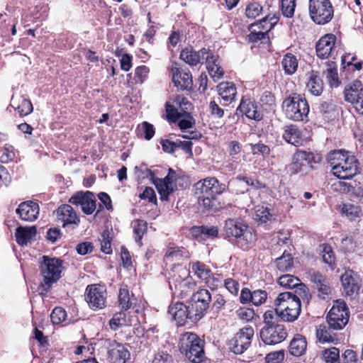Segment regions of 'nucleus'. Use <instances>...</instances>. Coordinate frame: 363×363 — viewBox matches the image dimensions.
Returning <instances> with one entry per match:
<instances>
[{
	"label": "nucleus",
	"instance_id": "30",
	"mask_svg": "<svg viewBox=\"0 0 363 363\" xmlns=\"http://www.w3.org/2000/svg\"><path fill=\"white\" fill-rule=\"evenodd\" d=\"M185 357L193 363H200L205 359L203 350V342L194 343V346L191 347L186 352L182 353Z\"/></svg>",
	"mask_w": 363,
	"mask_h": 363
},
{
	"label": "nucleus",
	"instance_id": "27",
	"mask_svg": "<svg viewBox=\"0 0 363 363\" xmlns=\"http://www.w3.org/2000/svg\"><path fill=\"white\" fill-rule=\"evenodd\" d=\"M283 139L296 147L302 144V135L298 128L295 125H286L284 128Z\"/></svg>",
	"mask_w": 363,
	"mask_h": 363
},
{
	"label": "nucleus",
	"instance_id": "3",
	"mask_svg": "<svg viewBox=\"0 0 363 363\" xmlns=\"http://www.w3.org/2000/svg\"><path fill=\"white\" fill-rule=\"evenodd\" d=\"M42 259L43 261L40 264L41 285L45 291H48L61 277L63 269L62 261L60 259L45 255Z\"/></svg>",
	"mask_w": 363,
	"mask_h": 363
},
{
	"label": "nucleus",
	"instance_id": "47",
	"mask_svg": "<svg viewBox=\"0 0 363 363\" xmlns=\"http://www.w3.org/2000/svg\"><path fill=\"white\" fill-rule=\"evenodd\" d=\"M323 357L326 363H340V350L336 347L325 349L323 352Z\"/></svg>",
	"mask_w": 363,
	"mask_h": 363
},
{
	"label": "nucleus",
	"instance_id": "4",
	"mask_svg": "<svg viewBox=\"0 0 363 363\" xmlns=\"http://www.w3.org/2000/svg\"><path fill=\"white\" fill-rule=\"evenodd\" d=\"M224 231L227 237L236 238L238 244L244 249L256 240V235L251 228L233 219L225 221Z\"/></svg>",
	"mask_w": 363,
	"mask_h": 363
},
{
	"label": "nucleus",
	"instance_id": "54",
	"mask_svg": "<svg viewBox=\"0 0 363 363\" xmlns=\"http://www.w3.org/2000/svg\"><path fill=\"white\" fill-rule=\"evenodd\" d=\"M67 317L66 311L61 307H56L50 314V319L53 324L57 325L63 322Z\"/></svg>",
	"mask_w": 363,
	"mask_h": 363
},
{
	"label": "nucleus",
	"instance_id": "61",
	"mask_svg": "<svg viewBox=\"0 0 363 363\" xmlns=\"http://www.w3.org/2000/svg\"><path fill=\"white\" fill-rule=\"evenodd\" d=\"M237 316L242 320L250 321L252 320L255 315L253 309L242 307L236 311Z\"/></svg>",
	"mask_w": 363,
	"mask_h": 363
},
{
	"label": "nucleus",
	"instance_id": "20",
	"mask_svg": "<svg viewBox=\"0 0 363 363\" xmlns=\"http://www.w3.org/2000/svg\"><path fill=\"white\" fill-rule=\"evenodd\" d=\"M130 358V352L126 346L115 340L109 343L108 360L110 363H125Z\"/></svg>",
	"mask_w": 363,
	"mask_h": 363
},
{
	"label": "nucleus",
	"instance_id": "53",
	"mask_svg": "<svg viewBox=\"0 0 363 363\" xmlns=\"http://www.w3.org/2000/svg\"><path fill=\"white\" fill-rule=\"evenodd\" d=\"M296 7V0H281V11L284 16L291 18Z\"/></svg>",
	"mask_w": 363,
	"mask_h": 363
},
{
	"label": "nucleus",
	"instance_id": "62",
	"mask_svg": "<svg viewBox=\"0 0 363 363\" xmlns=\"http://www.w3.org/2000/svg\"><path fill=\"white\" fill-rule=\"evenodd\" d=\"M149 71V68L145 65H141L138 67L135 71V77L136 82L140 84L143 83L147 77Z\"/></svg>",
	"mask_w": 363,
	"mask_h": 363
},
{
	"label": "nucleus",
	"instance_id": "55",
	"mask_svg": "<svg viewBox=\"0 0 363 363\" xmlns=\"http://www.w3.org/2000/svg\"><path fill=\"white\" fill-rule=\"evenodd\" d=\"M295 160L303 162L306 165L316 162L315 157L311 152L299 150L295 153Z\"/></svg>",
	"mask_w": 363,
	"mask_h": 363
},
{
	"label": "nucleus",
	"instance_id": "38",
	"mask_svg": "<svg viewBox=\"0 0 363 363\" xmlns=\"http://www.w3.org/2000/svg\"><path fill=\"white\" fill-rule=\"evenodd\" d=\"M130 325V320L124 312L116 313L109 321L110 328L116 330L119 328Z\"/></svg>",
	"mask_w": 363,
	"mask_h": 363
},
{
	"label": "nucleus",
	"instance_id": "49",
	"mask_svg": "<svg viewBox=\"0 0 363 363\" xmlns=\"http://www.w3.org/2000/svg\"><path fill=\"white\" fill-rule=\"evenodd\" d=\"M320 247L323 262L328 265L333 264L335 261V257L332 247L327 244L322 245Z\"/></svg>",
	"mask_w": 363,
	"mask_h": 363
},
{
	"label": "nucleus",
	"instance_id": "35",
	"mask_svg": "<svg viewBox=\"0 0 363 363\" xmlns=\"http://www.w3.org/2000/svg\"><path fill=\"white\" fill-rule=\"evenodd\" d=\"M298 60L296 57L291 53H286L284 55L281 61V66L284 73L288 75H291L297 70Z\"/></svg>",
	"mask_w": 363,
	"mask_h": 363
},
{
	"label": "nucleus",
	"instance_id": "57",
	"mask_svg": "<svg viewBox=\"0 0 363 363\" xmlns=\"http://www.w3.org/2000/svg\"><path fill=\"white\" fill-rule=\"evenodd\" d=\"M147 230V223L143 220H136L133 223V231L136 235V241L140 240Z\"/></svg>",
	"mask_w": 363,
	"mask_h": 363
},
{
	"label": "nucleus",
	"instance_id": "42",
	"mask_svg": "<svg viewBox=\"0 0 363 363\" xmlns=\"http://www.w3.org/2000/svg\"><path fill=\"white\" fill-rule=\"evenodd\" d=\"M250 177H244L239 175L235 179L230 180L229 182V185L231 187H237L238 186H243V188L241 189H237L236 194H243L244 192L247 191L248 190V186H250Z\"/></svg>",
	"mask_w": 363,
	"mask_h": 363
},
{
	"label": "nucleus",
	"instance_id": "18",
	"mask_svg": "<svg viewBox=\"0 0 363 363\" xmlns=\"http://www.w3.org/2000/svg\"><path fill=\"white\" fill-rule=\"evenodd\" d=\"M211 301V295L210 292L207 289H200L191 296L190 302L191 308L195 310L196 313L201 318L203 313L208 308Z\"/></svg>",
	"mask_w": 363,
	"mask_h": 363
},
{
	"label": "nucleus",
	"instance_id": "63",
	"mask_svg": "<svg viewBox=\"0 0 363 363\" xmlns=\"http://www.w3.org/2000/svg\"><path fill=\"white\" fill-rule=\"evenodd\" d=\"M204 281L206 285L212 290L217 289L222 284L221 277L218 274H213L212 273Z\"/></svg>",
	"mask_w": 363,
	"mask_h": 363
},
{
	"label": "nucleus",
	"instance_id": "26",
	"mask_svg": "<svg viewBox=\"0 0 363 363\" xmlns=\"http://www.w3.org/2000/svg\"><path fill=\"white\" fill-rule=\"evenodd\" d=\"M36 233L37 230L35 226H19L16 228L15 233L16 242L19 245H26L28 242H30L35 238Z\"/></svg>",
	"mask_w": 363,
	"mask_h": 363
},
{
	"label": "nucleus",
	"instance_id": "58",
	"mask_svg": "<svg viewBox=\"0 0 363 363\" xmlns=\"http://www.w3.org/2000/svg\"><path fill=\"white\" fill-rule=\"evenodd\" d=\"M295 289V294L301 301V298H302L303 301H308L311 294H309L308 289L307 286L303 284V283H301L298 281V284L294 287Z\"/></svg>",
	"mask_w": 363,
	"mask_h": 363
},
{
	"label": "nucleus",
	"instance_id": "51",
	"mask_svg": "<svg viewBox=\"0 0 363 363\" xmlns=\"http://www.w3.org/2000/svg\"><path fill=\"white\" fill-rule=\"evenodd\" d=\"M298 281L300 280L291 274H284L281 276L278 279V283L286 288L294 289L296 286L298 284Z\"/></svg>",
	"mask_w": 363,
	"mask_h": 363
},
{
	"label": "nucleus",
	"instance_id": "31",
	"mask_svg": "<svg viewBox=\"0 0 363 363\" xmlns=\"http://www.w3.org/2000/svg\"><path fill=\"white\" fill-rule=\"evenodd\" d=\"M201 342L203 341L196 334L191 332H186L179 338V351L182 354L191 347H193L194 343H200Z\"/></svg>",
	"mask_w": 363,
	"mask_h": 363
},
{
	"label": "nucleus",
	"instance_id": "5",
	"mask_svg": "<svg viewBox=\"0 0 363 363\" xmlns=\"http://www.w3.org/2000/svg\"><path fill=\"white\" fill-rule=\"evenodd\" d=\"M286 116L295 121H302L307 118L309 106L307 101L301 95L294 94L286 99L282 104Z\"/></svg>",
	"mask_w": 363,
	"mask_h": 363
},
{
	"label": "nucleus",
	"instance_id": "32",
	"mask_svg": "<svg viewBox=\"0 0 363 363\" xmlns=\"http://www.w3.org/2000/svg\"><path fill=\"white\" fill-rule=\"evenodd\" d=\"M218 91L221 99L226 103H230L236 96V88L232 82H222L218 86Z\"/></svg>",
	"mask_w": 363,
	"mask_h": 363
},
{
	"label": "nucleus",
	"instance_id": "23",
	"mask_svg": "<svg viewBox=\"0 0 363 363\" xmlns=\"http://www.w3.org/2000/svg\"><path fill=\"white\" fill-rule=\"evenodd\" d=\"M172 80L178 89L180 90L191 89L193 85L191 74L189 70H184L179 68L172 69Z\"/></svg>",
	"mask_w": 363,
	"mask_h": 363
},
{
	"label": "nucleus",
	"instance_id": "46",
	"mask_svg": "<svg viewBox=\"0 0 363 363\" xmlns=\"http://www.w3.org/2000/svg\"><path fill=\"white\" fill-rule=\"evenodd\" d=\"M156 188L160 194L162 200H167L170 193L173 191V187L164 182L162 179H157L155 182Z\"/></svg>",
	"mask_w": 363,
	"mask_h": 363
},
{
	"label": "nucleus",
	"instance_id": "34",
	"mask_svg": "<svg viewBox=\"0 0 363 363\" xmlns=\"http://www.w3.org/2000/svg\"><path fill=\"white\" fill-rule=\"evenodd\" d=\"M306 87L313 95L318 96L323 91V82L315 72H312L310 74Z\"/></svg>",
	"mask_w": 363,
	"mask_h": 363
},
{
	"label": "nucleus",
	"instance_id": "64",
	"mask_svg": "<svg viewBox=\"0 0 363 363\" xmlns=\"http://www.w3.org/2000/svg\"><path fill=\"white\" fill-rule=\"evenodd\" d=\"M357 354L355 351L347 349L342 354L340 363H357Z\"/></svg>",
	"mask_w": 363,
	"mask_h": 363
},
{
	"label": "nucleus",
	"instance_id": "2",
	"mask_svg": "<svg viewBox=\"0 0 363 363\" xmlns=\"http://www.w3.org/2000/svg\"><path fill=\"white\" fill-rule=\"evenodd\" d=\"M276 311L284 321L294 322L301 313V301L291 292L279 294L275 300Z\"/></svg>",
	"mask_w": 363,
	"mask_h": 363
},
{
	"label": "nucleus",
	"instance_id": "41",
	"mask_svg": "<svg viewBox=\"0 0 363 363\" xmlns=\"http://www.w3.org/2000/svg\"><path fill=\"white\" fill-rule=\"evenodd\" d=\"M323 73L325 75V78L327 79L330 86H338L339 80L337 76V69L333 62L328 65L327 69L324 71Z\"/></svg>",
	"mask_w": 363,
	"mask_h": 363
},
{
	"label": "nucleus",
	"instance_id": "60",
	"mask_svg": "<svg viewBox=\"0 0 363 363\" xmlns=\"http://www.w3.org/2000/svg\"><path fill=\"white\" fill-rule=\"evenodd\" d=\"M267 293L264 290L257 289L252 291V303L255 306L262 304L267 299Z\"/></svg>",
	"mask_w": 363,
	"mask_h": 363
},
{
	"label": "nucleus",
	"instance_id": "25",
	"mask_svg": "<svg viewBox=\"0 0 363 363\" xmlns=\"http://www.w3.org/2000/svg\"><path fill=\"white\" fill-rule=\"evenodd\" d=\"M205 61L208 73L213 80L216 82L221 79L223 75V70L219 65L218 55H214L210 50L208 55L206 56Z\"/></svg>",
	"mask_w": 363,
	"mask_h": 363
},
{
	"label": "nucleus",
	"instance_id": "10",
	"mask_svg": "<svg viewBox=\"0 0 363 363\" xmlns=\"http://www.w3.org/2000/svg\"><path fill=\"white\" fill-rule=\"evenodd\" d=\"M226 186L219 183L215 177H208L196 182L194 185V193L196 196H217L222 194Z\"/></svg>",
	"mask_w": 363,
	"mask_h": 363
},
{
	"label": "nucleus",
	"instance_id": "33",
	"mask_svg": "<svg viewBox=\"0 0 363 363\" xmlns=\"http://www.w3.org/2000/svg\"><path fill=\"white\" fill-rule=\"evenodd\" d=\"M270 209L264 206L258 205L255 207L254 219L259 224H264L275 219Z\"/></svg>",
	"mask_w": 363,
	"mask_h": 363
},
{
	"label": "nucleus",
	"instance_id": "40",
	"mask_svg": "<svg viewBox=\"0 0 363 363\" xmlns=\"http://www.w3.org/2000/svg\"><path fill=\"white\" fill-rule=\"evenodd\" d=\"M342 213L350 220H354L356 218H359L362 214L361 207L352 203H343L342 206Z\"/></svg>",
	"mask_w": 363,
	"mask_h": 363
},
{
	"label": "nucleus",
	"instance_id": "45",
	"mask_svg": "<svg viewBox=\"0 0 363 363\" xmlns=\"http://www.w3.org/2000/svg\"><path fill=\"white\" fill-rule=\"evenodd\" d=\"M316 337L319 342H333L335 340L334 334H332L329 329L325 325H320L316 331Z\"/></svg>",
	"mask_w": 363,
	"mask_h": 363
},
{
	"label": "nucleus",
	"instance_id": "21",
	"mask_svg": "<svg viewBox=\"0 0 363 363\" xmlns=\"http://www.w3.org/2000/svg\"><path fill=\"white\" fill-rule=\"evenodd\" d=\"M209 51L210 50L206 48H202L199 51H196L193 48L187 47L181 51L179 57L184 62L193 67L203 62Z\"/></svg>",
	"mask_w": 363,
	"mask_h": 363
},
{
	"label": "nucleus",
	"instance_id": "9",
	"mask_svg": "<svg viewBox=\"0 0 363 363\" xmlns=\"http://www.w3.org/2000/svg\"><path fill=\"white\" fill-rule=\"evenodd\" d=\"M287 333L284 325H264L260 330V337L265 345H274L284 341Z\"/></svg>",
	"mask_w": 363,
	"mask_h": 363
},
{
	"label": "nucleus",
	"instance_id": "37",
	"mask_svg": "<svg viewBox=\"0 0 363 363\" xmlns=\"http://www.w3.org/2000/svg\"><path fill=\"white\" fill-rule=\"evenodd\" d=\"M312 281L316 284L318 290L322 295H328L330 287L326 278L319 272H314L311 276Z\"/></svg>",
	"mask_w": 363,
	"mask_h": 363
},
{
	"label": "nucleus",
	"instance_id": "13",
	"mask_svg": "<svg viewBox=\"0 0 363 363\" xmlns=\"http://www.w3.org/2000/svg\"><path fill=\"white\" fill-rule=\"evenodd\" d=\"M168 312L179 325H184L187 319L191 321H196L200 319L195 310L191 308L190 304L186 306L182 303H176L169 306Z\"/></svg>",
	"mask_w": 363,
	"mask_h": 363
},
{
	"label": "nucleus",
	"instance_id": "15",
	"mask_svg": "<svg viewBox=\"0 0 363 363\" xmlns=\"http://www.w3.org/2000/svg\"><path fill=\"white\" fill-rule=\"evenodd\" d=\"M58 220L63 228L74 229L80 223V219L73 208L68 204L60 206L57 210Z\"/></svg>",
	"mask_w": 363,
	"mask_h": 363
},
{
	"label": "nucleus",
	"instance_id": "17",
	"mask_svg": "<svg viewBox=\"0 0 363 363\" xmlns=\"http://www.w3.org/2000/svg\"><path fill=\"white\" fill-rule=\"evenodd\" d=\"M335 43L336 36L332 33L321 37L315 45L317 56L321 59L333 56L335 52Z\"/></svg>",
	"mask_w": 363,
	"mask_h": 363
},
{
	"label": "nucleus",
	"instance_id": "29",
	"mask_svg": "<svg viewBox=\"0 0 363 363\" xmlns=\"http://www.w3.org/2000/svg\"><path fill=\"white\" fill-rule=\"evenodd\" d=\"M11 106L14 107L21 116H28L33 111L31 101L22 96H13L11 98Z\"/></svg>",
	"mask_w": 363,
	"mask_h": 363
},
{
	"label": "nucleus",
	"instance_id": "50",
	"mask_svg": "<svg viewBox=\"0 0 363 363\" xmlns=\"http://www.w3.org/2000/svg\"><path fill=\"white\" fill-rule=\"evenodd\" d=\"M119 306L122 309L126 311L131 306L129 291L125 288H121L118 294Z\"/></svg>",
	"mask_w": 363,
	"mask_h": 363
},
{
	"label": "nucleus",
	"instance_id": "52",
	"mask_svg": "<svg viewBox=\"0 0 363 363\" xmlns=\"http://www.w3.org/2000/svg\"><path fill=\"white\" fill-rule=\"evenodd\" d=\"M184 118H179L177 120V125L179 127L182 131L184 132L186 130L191 128L195 125L194 118L186 113H183Z\"/></svg>",
	"mask_w": 363,
	"mask_h": 363
},
{
	"label": "nucleus",
	"instance_id": "28",
	"mask_svg": "<svg viewBox=\"0 0 363 363\" xmlns=\"http://www.w3.org/2000/svg\"><path fill=\"white\" fill-rule=\"evenodd\" d=\"M307 348V341L301 335H296L289 345V353L294 357H301L305 354Z\"/></svg>",
	"mask_w": 363,
	"mask_h": 363
},
{
	"label": "nucleus",
	"instance_id": "16",
	"mask_svg": "<svg viewBox=\"0 0 363 363\" xmlns=\"http://www.w3.org/2000/svg\"><path fill=\"white\" fill-rule=\"evenodd\" d=\"M69 202L73 205L81 206L83 213L91 214L96 208V200L92 193L89 191H78L69 199Z\"/></svg>",
	"mask_w": 363,
	"mask_h": 363
},
{
	"label": "nucleus",
	"instance_id": "6",
	"mask_svg": "<svg viewBox=\"0 0 363 363\" xmlns=\"http://www.w3.org/2000/svg\"><path fill=\"white\" fill-rule=\"evenodd\" d=\"M311 19L318 25H325L333 18L334 9L330 0H309Z\"/></svg>",
	"mask_w": 363,
	"mask_h": 363
},
{
	"label": "nucleus",
	"instance_id": "59",
	"mask_svg": "<svg viewBox=\"0 0 363 363\" xmlns=\"http://www.w3.org/2000/svg\"><path fill=\"white\" fill-rule=\"evenodd\" d=\"M262 11V7L259 4L254 2L250 4L245 10L246 16L247 18H255L258 16Z\"/></svg>",
	"mask_w": 363,
	"mask_h": 363
},
{
	"label": "nucleus",
	"instance_id": "1",
	"mask_svg": "<svg viewBox=\"0 0 363 363\" xmlns=\"http://www.w3.org/2000/svg\"><path fill=\"white\" fill-rule=\"evenodd\" d=\"M333 174L341 179H351L358 172V161L344 150H333L328 155Z\"/></svg>",
	"mask_w": 363,
	"mask_h": 363
},
{
	"label": "nucleus",
	"instance_id": "43",
	"mask_svg": "<svg viewBox=\"0 0 363 363\" xmlns=\"http://www.w3.org/2000/svg\"><path fill=\"white\" fill-rule=\"evenodd\" d=\"M277 267L279 270L289 271L293 267V258L289 253H283L282 256L276 259Z\"/></svg>",
	"mask_w": 363,
	"mask_h": 363
},
{
	"label": "nucleus",
	"instance_id": "56",
	"mask_svg": "<svg viewBox=\"0 0 363 363\" xmlns=\"http://www.w3.org/2000/svg\"><path fill=\"white\" fill-rule=\"evenodd\" d=\"M284 350L272 352L265 357L266 363H281L284 359Z\"/></svg>",
	"mask_w": 363,
	"mask_h": 363
},
{
	"label": "nucleus",
	"instance_id": "24",
	"mask_svg": "<svg viewBox=\"0 0 363 363\" xmlns=\"http://www.w3.org/2000/svg\"><path fill=\"white\" fill-rule=\"evenodd\" d=\"M340 280L347 296H352L359 290V279L352 271L345 272L341 276Z\"/></svg>",
	"mask_w": 363,
	"mask_h": 363
},
{
	"label": "nucleus",
	"instance_id": "14",
	"mask_svg": "<svg viewBox=\"0 0 363 363\" xmlns=\"http://www.w3.org/2000/svg\"><path fill=\"white\" fill-rule=\"evenodd\" d=\"M345 99L354 105L359 113L363 114V88L361 82L356 80L345 89Z\"/></svg>",
	"mask_w": 363,
	"mask_h": 363
},
{
	"label": "nucleus",
	"instance_id": "11",
	"mask_svg": "<svg viewBox=\"0 0 363 363\" xmlns=\"http://www.w3.org/2000/svg\"><path fill=\"white\" fill-rule=\"evenodd\" d=\"M254 335V330L251 327L240 329L230 340V349L237 354H242L250 345Z\"/></svg>",
	"mask_w": 363,
	"mask_h": 363
},
{
	"label": "nucleus",
	"instance_id": "8",
	"mask_svg": "<svg viewBox=\"0 0 363 363\" xmlns=\"http://www.w3.org/2000/svg\"><path fill=\"white\" fill-rule=\"evenodd\" d=\"M277 22V18L274 16L269 18L265 16L257 23L250 25L251 32L248 35L249 40L256 43L259 40H268V32Z\"/></svg>",
	"mask_w": 363,
	"mask_h": 363
},
{
	"label": "nucleus",
	"instance_id": "36",
	"mask_svg": "<svg viewBox=\"0 0 363 363\" xmlns=\"http://www.w3.org/2000/svg\"><path fill=\"white\" fill-rule=\"evenodd\" d=\"M189 256V252L184 247H170L168 248L165 259L169 262L179 261L183 258H188Z\"/></svg>",
	"mask_w": 363,
	"mask_h": 363
},
{
	"label": "nucleus",
	"instance_id": "48",
	"mask_svg": "<svg viewBox=\"0 0 363 363\" xmlns=\"http://www.w3.org/2000/svg\"><path fill=\"white\" fill-rule=\"evenodd\" d=\"M99 240L101 244V250L105 254H111L112 248L110 233L108 230H104L99 238Z\"/></svg>",
	"mask_w": 363,
	"mask_h": 363
},
{
	"label": "nucleus",
	"instance_id": "7",
	"mask_svg": "<svg viewBox=\"0 0 363 363\" xmlns=\"http://www.w3.org/2000/svg\"><path fill=\"white\" fill-rule=\"evenodd\" d=\"M326 319L330 329L342 330L349 320V311L345 302L342 300L335 301Z\"/></svg>",
	"mask_w": 363,
	"mask_h": 363
},
{
	"label": "nucleus",
	"instance_id": "44",
	"mask_svg": "<svg viewBox=\"0 0 363 363\" xmlns=\"http://www.w3.org/2000/svg\"><path fill=\"white\" fill-rule=\"evenodd\" d=\"M191 269L194 274L202 280L207 279L211 273V269L206 264L200 262H193Z\"/></svg>",
	"mask_w": 363,
	"mask_h": 363
},
{
	"label": "nucleus",
	"instance_id": "12",
	"mask_svg": "<svg viewBox=\"0 0 363 363\" xmlns=\"http://www.w3.org/2000/svg\"><path fill=\"white\" fill-rule=\"evenodd\" d=\"M106 296V290L103 286L91 284L86 289L85 299L89 307L94 310L105 307Z\"/></svg>",
	"mask_w": 363,
	"mask_h": 363
},
{
	"label": "nucleus",
	"instance_id": "39",
	"mask_svg": "<svg viewBox=\"0 0 363 363\" xmlns=\"http://www.w3.org/2000/svg\"><path fill=\"white\" fill-rule=\"evenodd\" d=\"M193 233L196 235H200L202 239L214 238L218 236V231L214 226H196L193 228Z\"/></svg>",
	"mask_w": 363,
	"mask_h": 363
},
{
	"label": "nucleus",
	"instance_id": "19",
	"mask_svg": "<svg viewBox=\"0 0 363 363\" xmlns=\"http://www.w3.org/2000/svg\"><path fill=\"white\" fill-rule=\"evenodd\" d=\"M236 114L238 116L245 115L248 118L257 121H261L263 118L260 108L251 99H242L239 106L236 109Z\"/></svg>",
	"mask_w": 363,
	"mask_h": 363
},
{
	"label": "nucleus",
	"instance_id": "22",
	"mask_svg": "<svg viewBox=\"0 0 363 363\" xmlns=\"http://www.w3.org/2000/svg\"><path fill=\"white\" fill-rule=\"evenodd\" d=\"M39 211L40 208L37 203L27 201L21 203L16 212L21 220L32 222L38 218Z\"/></svg>",
	"mask_w": 363,
	"mask_h": 363
}]
</instances>
